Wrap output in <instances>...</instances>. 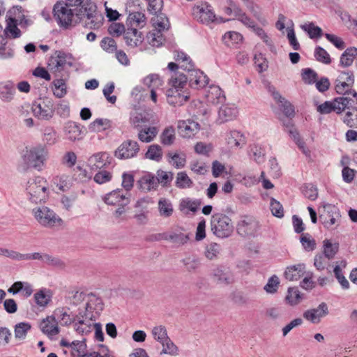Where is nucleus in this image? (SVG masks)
<instances>
[{
  "label": "nucleus",
  "instance_id": "a211bd4d",
  "mask_svg": "<svg viewBox=\"0 0 357 357\" xmlns=\"http://www.w3.org/2000/svg\"><path fill=\"white\" fill-rule=\"evenodd\" d=\"M354 83V76L351 71H342L335 81V90L339 94L345 95L348 93L346 87L351 86Z\"/></svg>",
  "mask_w": 357,
  "mask_h": 357
},
{
  "label": "nucleus",
  "instance_id": "4be33fe9",
  "mask_svg": "<svg viewBox=\"0 0 357 357\" xmlns=\"http://www.w3.org/2000/svg\"><path fill=\"white\" fill-rule=\"evenodd\" d=\"M123 38L126 45L131 47L139 46L144 40L142 33L138 31L136 28L128 29Z\"/></svg>",
  "mask_w": 357,
  "mask_h": 357
},
{
  "label": "nucleus",
  "instance_id": "3c124183",
  "mask_svg": "<svg viewBox=\"0 0 357 357\" xmlns=\"http://www.w3.org/2000/svg\"><path fill=\"white\" fill-rule=\"evenodd\" d=\"M77 323L75 324V331L81 335H86L91 332L92 324L91 322L81 318L77 319Z\"/></svg>",
  "mask_w": 357,
  "mask_h": 357
},
{
  "label": "nucleus",
  "instance_id": "338daca9",
  "mask_svg": "<svg viewBox=\"0 0 357 357\" xmlns=\"http://www.w3.org/2000/svg\"><path fill=\"white\" fill-rule=\"evenodd\" d=\"M270 208L271 213L274 216L280 218L284 216L282 205L274 198H271V199Z\"/></svg>",
  "mask_w": 357,
  "mask_h": 357
},
{
  "label": "nucleus",
  "instance_id": "f704fd0d",
  "mask_svg": "<svg viewBox=\"0 0 357 357\" xmlns=\"http://www.w3.org/2000/svg\"><path fill=\"white\" fill-rule=\"evenodd\" d=\"M112 126L111 121L107 119H97L89 126V130L91 132H99Z\"/></svg>",
  "mask_w": 357,
  "mask_h": 357
},
{
  "label": "nucleus",
  "instance_id": "09e8293b",
  "mask_svg": "<svg viewBox=\"0 0 357 357\" xmlns=\"http://www.w3.org/2000/svg\"><path fill=\"white\" fill-rule=\"evenodd\" d=\"M285 299L291 305H295L301 301V294L296 287H289Z\"/></svg>",
  "mask_w": 357,
  "mask_h": 357
},
{
  "label": "nucleus",
  "instance_id": "f257e3e1",
  "mask_svg": "<svg viewBox=\"0 0 357 357\" xmlns=\"http://www.w3.org/2000/svg\"><path fill=\"white\" fill-rule=\"evenodd\" d=\"M187 79L183 73L174 72L169 82L171 87L167 91V102L169 105L181 106L188 100V95L181 93L187 84Z\"/></svg>",
  "mask_w": 357,
  "mask_h": 357
},
{
  "label": "nucleus",
  "instance_id": "c85d7f7f",
  "mask_svg": "<svg viewBox=\"0 0 357 357\" xmlns=\"http://www.w3.org/2000/svg\"><path fill=\"white\" fill-rule=\"evenodd\" d=\"M357 56V48L351 47L345 50L340 59V66L346 68L350 66Z\"/></svg>",
  "mask_w": 357,
  "mask_h": 357
},
{
  "label": "nucleus",
  "instance_id": "6e6552de",
  "mask_svg": "<svg viewBox=\"0 0 357 357\" xmlns=\"http://www.w3.org/2000/svg\"><path fill=\"white\" fill-rule=\"evenodd\" d=\"M103 310V303L102 300L95 296L93 299H91L86 304L84 309V314H82V312H79L76 316L77 319H82L91 322L93 320H96V318L100 315V312Z\"/></svg>",
  "mask_w": 357,
  "mask_h": 357
},
{
  "label": "nucleus",
  "instance_id": "69168bd1",
  "mask_svg": "<svg viewBox=\"0 0 357 357\" xmlns=\"http://www.w3.org/2000/svg\"><path fill=\"white\" fill-rule=\"evenodd\" d=\"M36 303L41 307L46 306L50 301V296L47 295L45 289H40L34 295Z\"/></svg>",
  "mask_w": 357,
  "mask_h": 357
},
{
  "label": "nucleus",
  "instance_id": "9d476101",
  "mask_svg": "<svg viewBox=\"0 0 357 357\" xmlns=\"http://www.w3.org/2000/svg\"><path fill=\"white\" fill-rule=\"evenodd\" d=\"M139 150V146L136 141L127 139L119 146L114 151V156L120 160L130 159L136 157Z\"/></svg>",
  "mask_w": 357,
  "mask_h": 357
},
{
  "label": "nucleus",
  "instance_id": "c03bdc74",
  "mask_svg": "<svg viewBox=\"0 0 357 357\" xmlns=\"http://www.w3.org/2000/svg\"><path fill=\"white\" fill-rule=\"evenodd\" d=\"M155 176L158 185L160 183L162 186H167L172 182L174 174L172 172L158 169Z\"/></svg>",
  "mask_w": 357,
  "mask_h": 357
},
{
  "label": "nucleus",
  "instance_id": "412c9836",
  "mask_svg": "<svg viewBox=\"0 0 357 357\" xmlns=\"http://www.w3.org/2000/svg\"><path fill=\"white\" fill-rule=\"evenodd\" d=\"M108 205H119L125 206L129 204L128 197L122 193L121 190H115L107 193L103 198Z\"/></svg>",
  "mask_w": 357,
  "mask_h": 357
},
{
  "label": "nucleus",
  "instance_id": "c9c22d12",
  "mask_svg": "<svg viewBox=\"0 0 357 357\" xmlns=\"http://www.w3.org/2000/svg\"><path fill=\"white\" fill-rule=\"evenodd\" d=\"M317 110L321 114H330L332 112L340 114V107L337 102H335V98L333 101H326L318 105Z\"/></svg>",
  "mask_w": 357,
  "mask_h": 357
},
{
  "label": "nucleus",
  "instance_id": "a18cd8bd",
  "mask_svg": "<svg viewBox=\"0 0 357 357\" xmlns=\"http://www.w3.org/2000/svg\"><path fill=\"white\" fill-rule=\"evenodd\" d=\"M324 243V255L327 257L328 260L331 259L334 257L335 254L338 251V244H333L329 240L326 239L323 242Z\"/></svg>",
  "mask_w": 357,
  "mask_h": 357
},
{
  "label": "nucleus",
  "instance_id": "6e6d98bb",
  "mask_svg": "<svg viewBox=\"0 0 357 357\" xmlns=\"http://www.w3.org/2000/svg\"><path fill=\"white\" fill-rule=\"evenodd\" d=\"M300 242L302 244L304 250L306 251H312L316 248L315 241L311 238V236L308 234H303L300 237Z\"/></svg>",
  "mask_w": 357,
  "mask_h": 357
},
{
  "label": "nucleus",
  "instance_id": "5fc2aeb1",
  "mask_svg": "<svg viewBox=\"0 0 357 357\" xmlns=\"http://www.w3.org/2000/svg\"><path fill=\"white\" fill-rule=\"evenodd\" d=\"M86 340L83 339L81 341H73L72 349V354L74 356L82 357L84 354L86 349L85 343Z\"/></svg>",
  "mask_w": 357,
  "mask_h": 357
},
{
  "label": "nucleus",
  "instance_id": "4c0bfd02",
  "mask_svg": "<svg viewBox=\"0 0 357 357\" xmlns=\"http://www.w3.org/2000/svg\"><path fill=\"white\" fill-rule=\"evenodd\" d=\"M151 333L154 340L159 344L162 343L169 337L167 333V330L163 325H158L154 326L152 328Z\"/></svg>",
  "mask_w": 357,
  "mask_h": 357
},
{
  "label": "nucleus",
  "instance_id": "e2e57ef3",
  "mask_svg": "<svg viewBox=\"0 0 357 357\" xmlns=\"http://www.w3.org/2000/svg\"><path fill=\"white\" fill-rule=\"evenodd\" d=\"M101 47L106 52L112 53L117 50L116 43L112 38L105 37L100 42Z\"/></svg>",
  "mask_w": 357,
  "mask_h": 357
},
{
  "label": "nucleus",
  "instance_id": "e433bc0d",
  "mask_svg": "<svg viewBox=\"0 0 357 357\" xmlns=\"http://www.w3.org/2000/svg\"><path fill=\"white\" fill-rule=\"evenodd\" d=\"M176 139L175 129L173 126H169L163 130L160 135V140L164 146H171Z\"/></svg>",
  "mask_w": 357,
  "mask_h": 357
},
{
  "label": "nucleus",
  "instance_id": "aec40b11",
  "mask_svg": "<svg viewBox=\"0 0 357 357\" xmlns=\"http://www.w3.org/2000/svg\"><path fill=\"white\" fill-rule=\"evenodd\" d=\"M40 328L44 334L50 338L60 332L57 320L54 316H48L43 319L40 324Z\"/></svg>",
  "mask_w": 357,
  "mask_h": 357
},
{
  "label": "nucleus",
  "instance_id": "2eb2a0df",
  "mask_svg": "<svg viewBox=\"0 0 357 357\" xmlns=\"http://www.w3.org/2000/svg\"><path fill=\"white\" fill-rule=\"evenodd\" d=\"M213 280L220 284L228 285L234 282V276L229 268L225 266H218L213 269Z\"/></svg>",
  "mask_w": 357,
  "mask_h": 357
},
{
  "label": "nucleus",
  "instance_id": "052dcab7",
  "mask_svg": "<svg viewBox=\"0 0 357 357\" xmlns=\"http://www.w3.org/2000/svg\"><path fill=\"white\" fill-rule=\"evenodd\" d=\"M149 118L142 113H136L130 119V122L135 128H142L146 123H149Z\"/></svg>",
  "mask_w": 357,
  "mask_h": 357
},
{
  "label": "nucleus",
  "instance_id": "f3484780",
  "mask_svg": "<svg viewBox=\"0 0 357 357\" xmlns=\"http://www.w3.org/2000/svg\"><path fill=\"white\" fill-rule=\"evenodd\" d=\"M112 158L106 152H100L91 156L88 162L93 170L101 169L109 165Z\"/></svg>",
  "mask_w": 357,
  "mask_h": 357
},
{
  "label": "nucleus",
  "instance_id": "5701e85b",
  "mask_svg": "<svg viewBox=\"0 0 357 357\" xmlns=\"http://www.w3.org/2000/svg\"><path fill=\"white\" fill-rule=\"evenodd\" d=\"M64 132L66 137L73 142L82 138V130L80 124L73 121H68L66 123Z\"/></svg>",
  "mask_w": 357,
  "mask_h": 357
},
{
  "label": "nucleus",
  "instance_id": "de8ad7c7",
  "mask_svg": "<svg viewBox=\"0 0 357 357\" xmlns=\"http://www.w3.org/2000/svg\"><path fill=\"white\" fill-rule=\"evenodd\" d=\"M301 29L307 32L310 38H320L322 36V29L312 22L301 25Z\"/></svg>",
  "mask_w": 357,
  "mask_h": 357
},
{
  "label": "nucleus",
  "instance_id": "ea45409f",
  "mask_svg": "<svg viewBox=\"0 0 357 357\" xmlns=\"http://www.w3.org/2000/svg\"><path fill=\"white\" fill-rule=\"evenodd\" d=\"M162 149L158 144H151L148 147L145 158L151 160L159 162L162 158Z\"/></svg>",
  "mask_w": 357,
  "mask_h": 357
},
{
  "label": "nucleus",
  "instance_id": "4d7b16f0",
  "mask_svg": "<svg viewBox=\"0 0 357 357\" xmlns=\"http://www.w3.org/2000/svg\"><path fill=\"white\" fill-rule=\"evenodd\" d=\"M302 79L305 84H312L318 78L317 73L311 68H305L302 70Z\"/></svg>",
  "mask_w": 357,
  "mask_h": 357
},
{
  "label": "nucleus",
  "instance_id": "f8f14e48",
  "mask_svg": "<svg viewBox=\"0 0 357 357\" xmlns=\"http://www.w3.org/2000/svg\"><path fill=\"white\" fill-rule=\"evenodd\" d=\"M47 156V150L43 146H37L31 149L29 151L26 155V160L30 165L36 169H40Z\"/></svg>",
  "mask_w": 357,
  "mask_h": 357
},
{
  "label": "nucleus",
  "instance_id": "1a4fd4ad",
  "mask_svg": "<svg viewBox=\"0 0 357 357\" xmlns=\"http://www.w3.org/2000/svg\"><path fill=\"white\" fill-rule=\"evenodd\" d=\"M340 218L339 209L331 204L324 205V211L319 215L321 222L327 229L331 228L335 225L337 226L340 221Z\"/></svg>",
  "mask_w": 357,
  "mask_h": 357
},
{
  "label": "nucleus",
  "instance_id": "b1692460",
  "mask_svg": "<svg viewBox=\"0 0 357 357\" xmlns=\"http://www.w3.org/2000/svg\"><path fill=\"white\" fill-rule=\"evenodd\" d=\"M305 266L304 264H298L287 267L284 271V277L289 281L299 280L305 273Z\"/></svg>",
  "mask_w": 357,
  "mask_h": 357
},
{
  "label": "nucleus",
  "instance_id": "72a5a7b5",
  "mask_svg": "<svg viewBox=\"0 0 357 357\" xmlns=\"http://www.w3.org/2000/svg\"><path fill=\"white\" fill-rule=\"evenodd\" d=\"M238 114L236 108L229 105L222 106L218 112L219 119L222 122L231 121L236 117Z\"/></svg>",
  "mask_w": 357,
  "mask_h": 357
},
{
  "label": "nucleus",
  "instance_id": "c756f323",
  "mask_svg": "<svg viewBox=\"0 0 357 357\" xmlns=\"http://www.w3.org/2000/svg\"><path fill=\"white\" fill-rule=\"evenodd\" d=\"M227 144L231 148H238L245 144V138L240 132L232 130L227 138Z\"/></svg>",
  "mask_w": 357,
  "mask_h": 357
},
{
  "label": "nucleus",
  "instance_id": "58836bf2",
  "mask_svg": "<svg viewBox=\"0 0 357 357\" xmlns=\"http://www.w3.org/2000/svg\"><path fill=\"white\" fill-rule=\"evenodd\" d=\"M54 317L61 321L62 325L68 326L73 323L77 318H73L68 313L67 310L64 307L56 308L54 312Z\"/></svg>",
  "mask_w": 357,
  "mask_h": 357
},
{
  "label": "nucleus",
  "instance_id": "bf43d9fd",
  "mask_svg": "<svg viewBox=\"0 0 357 357\" xmlns=\"http://www.w3.org/2000/svg\"><path fill=\"white\" fill-rule=\"evenodd\" d=\"M344 123L349 127L357 128V107H352V111L346 112Z\"/></svg>",
  "mask_w": 357,
  "mask_h": 357
},
{
  "label": "nucleus",
  "instance_id": "49530a36",
  "mask_svg": "<svg viewBox=\"0 0 357 357\" xmlns=\"http://www.w3.org/2000/svg\"><path fill=\"white\" fill-rule=\"evenodd\" d=\"M128 21L131 26H144L146 22V17L143 13L134 12L129 14Z\"/></svg>",
  "mask_w": 357,
  "mask_h": 357
},
{
  "label": "nucleus",
  "instance_id": "7c9ffc66",
  "mask_svg": "<svg viewBox=\"0 0 357 357\" xmlns=\"http://www.w3.org/2000/svg\"><path fill=\"white\" fill-rule=\"evenodd\" d=\"M158 135V128L154 126H149L141 129L137 135L138 139L145 143L152 142Z\"/></svg>",
  "mask_w": 357,
  "mask_h": 357
},
{
  "label": "nucleus",
  "instance_id": "9b49d317",
  "mask_svg": "<svg viewBox=\"0 0 357 357\" xmlns=\"http://www.w3.org/2000/svg\"><path fill=\"white\" fill-rule=\"evenodd\" d=\"M258 228V222L252 216L243 217L236 225V231L242 236L254 235Z\"/></svg>",
  "mask_w": 357,
  "mask_h": 357
},
{
  "label": "nucleus",
  "instance_id": "864d4df0",
  "mask_svg": "<svg viewBox=\"0 0 357 357\" xmlns=\"http://www.w3.org/2000/svg\"><path fill=\"white\" fill-rule=\"evenodd\" d=\"M335 102H337L340 107V113L346 109H349V111H352V107H356L354 106L356 105L355 101L348 97L342 96L335 98Z\"/></svg>",
  "mask_w": 357,
  "mask_h": 357
},
{
  "label": "nucleus",
  "instance_id": "680f3d73",
  "mask_svg": "<svg viewBox=\"0 0 357 357\" xmlns=\"http://www.w3.org/2000/svg\"><path fill=\"white\" fill-rule=\"evenodd\" d=\"M167 156L172 159V165L176 169L183 168L185 165L186 159L185 154L168 153Z\"/></svg>",
  "mask_w": 357,
  "mask_h": 357
},
{
  "label": "nucleus",
  "instance_id": "13d9d810",
  "mask_svg": "<svg viewBox=\"0 0 357 357\" xmlns=\"http://www.w3.org/2000/svg\"><path fill=\"white\" fill-rule=\"evenodd\" d=\"M280 284V280L275 275H272L268 280L264 289L268 294H275L277 292Z\"/></svg>",
  "mask_w": 357,
  "mask_h": 357
},
{
  "label": "nucleus",
  "instance_id": "39448f33",
  "mask_svg": "<svg viewBox=\"0 0 357 357\" xmlns=\"http://www.w3.org/2000/svg\"><path fill=\"white\" fill-rule=\"evenodd\" d=\"M53 14L58 24L64 29H68L77 23L75 19L74 10L68 8L63 1L56 2L53 7Z\"/></svg>",
  "mask_w": 357,
  "mask_h": 357
},
{
  "label": "nucleus",
  "instance_id": "7ed1b4c3",
  "mask_svg": "<svg viewBox=\"0 0 357 357\" xmlns=\"http://www.w3.org/2000/svg\"><path fill=\"white\" fill-rule=\"evenodd\" d=\"M211 228L213 234L221 238L229 237L234 231L231 218L221 213H215L211 216Z\"/></svg>",
  "mask_w": 357,
  "mask_h": 357
},
{
  "label": "nucleus",
  "instance_id": "774afa93",
  "mask_svg": "<svg viewBox=\"0 0 357 357\" xmlns=\"http://www.w3.org/2000/svg\"><path fill=\"white\" fill-rule=\"evenodd\" d=\"M112 178V174L106 170H100L95 174L93 180L98 184H103L105 183L109 182Z\"/></svg>",
  "mask_w": 357,
  "mask_h": 357
},
{
  "label": "nucleus",
  "instance_id": "cd10ccee",
  "mask_svg": "<svg viewBox=\"0 0 357 357\" xmlns=\"http://www.w3.org/2000/svg\"><path fill=\"white\" fill-rule=\"evenodd\" d=\"M160 345L162 347V349L160 353V355L165 354L174 357L178 356L180 354L179 348L175 344L170 337L161 343Z\"/></svg>",
  "mask_w": 357,
  "mask_h": 357
},
{
  "label": "nucleus",
  "instance_id": "2f4dec72",
  "mask_svg": "<svg viewBox=\"0 0 357 357\" xmlns=\"http://www.w3.org/2000/svg\"><path fill=\"white\" fill-rule=\"evenodd\" d=\"M158 208L160 215L163 218H169L174 213L171 201L166 198L162 197L159 199Z\"/></svg>",
  "mask_w": 357,
  "mask_h": 357
},
{
  "label": "nucleus",
  "instance_id": "393cba45",
  "mask_svg": "<svg viewBox=\"0 0 357 357\" xmlns=\"http://www.w3.org/2000/svg\"><path fill=\"white\" fill-rule=\"evenodd\" d=\"M139 188L144 192L156 190L158 187L155 175L146 173L138 181Z\"/></svg>",
  "mask_w": 357,
  "mask_h": 357
},
{
  "label": "nucleus",
  "instance_id": "a19ab883",
  "mask_svg": "<svg viewBox=\"0 0 357 357\" xmlns=\"http://www.w3.org/2000/svg\"><path fill=\"white\" fill-rule=\"evenodd\" d=\"M193 182L188 176L185 172H180L176 174L175 185L180 189L190 188L192 186Z\"/></svg>",
  "mask_w": 357,
  "mask_h": 357
},
{
  "label": "nucleus",
  "instance_id": "f03ea898",
  "mask_svg": "<svg viewBox=\"0 0 357 357\" xmlns=\"http://www.w3.org/2000/svg\"><path fill=\"white\" fill-rule=\"evenodd\" d=\"M32 212L38 224L44 227L54 229L63 225V220L47 206L36 207Z\"/></svg>",
  "mask_w": 357,
  "mask_h": 357
},
{
  "label": "nucleus",
  "instance_id": "37998d69",
  "mask_svg": "<svg viewBox=\"0 0 357 357\" xmlns=\"http://www.w3.org/2000/svg\"><path fill=\"white\" fill-rule=\"evenodd\" d=\"M31 328V325L28 322L17 324L14 327L15 337L18 340H24Z\"/></svg>",
  "mask_w": 357,
  "mask_h": 357
},
{
  "label": "nucleus",
  "instance_id": "a878e982",
  "mask_svg": "<svg viewBox=\"0 0 357 357\" xmlns=\"http://www.w3.org/2000/svg\"><path fill=\"white\" fill-rule=\"evenodd\" d=\"M197 9L198 11L195 17L202 23L208 24L215 20V13L209 5L207 4L205 7L197 6Z\"/></svg>",
  "mask_w": 357,
  "mask_h": 357
},
{
  "label": "nucleus",
  "instance_id": "423d86ee",
  "mask_svg": "<svg viewBox=\"0 0 357 357\" xmlns=\"http://www.w3.org/2000/svg\"><path fill=\"white\" fill-rule=\"evenodd\" d=\"M180 68L188 72V75H185L188 79L187 82H189L192 88L199 89L208 84L209 79L202 71L194 69L192 61H190L187 65L181 64Z\"/></svg>",
  "mask_w": 357,
  "mask_h": 357
},
{
  "label": "nucleus",
  "instance_id": "603ef678",
  "mask_svg": "<svg viewBox=\"0 0 357 357\" xmlns=\"http://www.w3.org/2000/svg\"><path fill=\"white\" fill-rule=\"evenodd\" d=\"M314 57L317 61L325 64H329L331 62L329 54L320 46L316 47L314 50Z\"/></svg>",
  "mask_w": 357,
  "mask_h": 357
},
{
  "label": "nucleus",
  "instance_id": "79ce46f5",
  "mask_svg": "<svg viewBox=\"0 0 357 357\" xmlns=\"http://www.w3.org/2000/svg\"><path fill=\"white\" fill-rule=\"evenodd\" d=\"M202 204L200 199H191L190 198L183 199L179 204V208L181 211L188 209L190 211L195 213Z\"/></svg>",
  "mask_w": 357,
  "mask_h": 357
},
{
  "label": "nucleus",
  "instance_id": "20e7f679",
  "mask_svg": "<svg viewBox=\"0 0 357 357\" xmlns=\"http://www.w3.org/2000/svg\"><path fill=\"white\" fill-rule=\"evenodd\" d=\"M48 183L40 176L30 178L26 184V190L30 201L34 203L45 201L47 195Z\"/></svg>",
  "mask_w": 357,
  "mask_h": 357
},
{
  "label": "nucleus",
  "instance_id": "0e129e2a",
  "mask_svg": "<svg viewBox=\"0 0 357 357\" xmlns=\"http://www.w3.org/2000/svg\"><path fill=\"white\" fill-rule=\"evenodd\" d=\"M43 263L49 266L63 268L65 266L64 262L58 257H53L48 254H44Z\"/></svg>",
  "mask_w": 357,
  "mask_h": 357
},
{
  "label": "nucleus",
  "instance_id": "4468645a",
  "mask_svg": "<svg viewBox=\"0 0 357 357\" xmlns=\"http://www.w3.org/2000/svg\"><path fill=\"white\" fill-rule=\"evenodd\" d=\"M155 240H165L172 242L177 245H184L189 240V234H184L179 230L174 231L165 232L162 234H158L155 236Z\"/></svg>",
  "mask_w": 357,
  "mask_h": 357
},
{
  "label": "nucleus",
  "instance_id": "8fccbe9b",
  "mask_svg": "<svg viewBox=\"0 0 357 357\" xmlns=\"http://www.w3.org/2000/svg\"><path fill=\"white\" fill-rule=\"evenodd\" d=\"M71 58L70 55L65 53L62 51L56 52V64L55 66L58 69H62L64 68L66 64H68L70 66H72V63L70 61H68Z\"/></svg>",
  "mask_w": 357,
  "mask_h": 357
},
{
  "label": "nucleus",
  "instance_id": "bb28decb",
  "mask_svg": "<svg viewBox=\"0 0 357 357\" xmlns=\"http://www.w3.org/2000/svg\"><path fill=\"white\" fill-rule=\"evenodd\" d=\"M206 97L208 102L217 105L222 103L225 100V96L222 89L218 86H211L208 91Z\"/></svg>",
  "mask_w": 357,
  "mask_h": 357
},
{
  "label": "nucleus",
  "instance_id": "473e14b6",
  "mask_svg": "<svg viewBox=\"0 0 357 357\" xmlns=\"http://www.w3.org/2000/svg\"><path fill=\"white\" fill-rule=\"evenodd\" d=\"M15 89L12 83L0 84V98L3 102H10L13 99Z\"/></svg>",
  "mask_w": 357,
  "mask_h": 357
},
{
  "label": "nucleus",
  "instance_id": "ddd939ff",
  "mask_svg": "<svg viewBox=\"0 0 357 357\" xmlns=\"http://www.w3.org/2000/svg\"><path fill=\"white\" fill-rule=\"evenodd\" d=\"M153 15L154 17H152L151 22H153V24L158 29L157 37L159 39H158L156 37H154L151 40V43L153 46H159L160 44H162V38L160 36H158V34H160L162 31L167 30L169 29V22L167 16L161 11L158 13Z\"/></svg>",
  "mask_w": 357,
  "mask_h": 357
},
{
  "label": "nucleus",
  "instance_id": "6ab92c4d",
  "mask_svg": "<svg viewBox=\"0 0 357 357\" xmlns=\"http://www.w3.org/2000/svg\"><path fill=\"white\" fill-rule=\"evenodd\" d=\"M177 128L182 137L190 138L199 130L200 126L194 121H180L178 122Z\"/></svg>",
  "mask_w": 357,
  "mask_h": 357
},
{
  "label": "nucleus",
  "instance_id": "dca6fc26",
  "mask_svg": "<svg viewBox=\"0 0 357 357\" xmlns=\"http://www.w3.org/2000/svg\"><path fill=\"white\" fill-rule=\"evenodd\" d=\"M328 305L322 302L317 308H312L306 310L303 313V317L312 324H318L321 319L328 314Z\"/></svg>",
  "mask_w": 357,
  "mask_h": 357
},
{
  "label": "nucleus",
  "instance_id": "0eeeda50",
  "mask_svg": "<svg viewBox=\"0 0 357 357\" xmlns=\"http://www.w3.org/2000/svg\"><path fill=\"white\" fill-rule=\"evenodd\" d=\"M31 109L35 117L49 121L54 114V102L50 98L40 99L32 104Z\"/></svg>",
  "mask_w": 357,
  "mask_h": 357
}]
</instances>
